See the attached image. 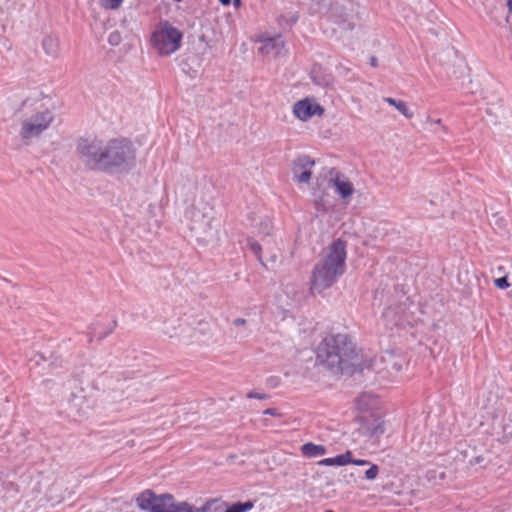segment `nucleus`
<instances>
[{
	"instance_id": "obj_1",
	"label": "nucleus",
	"mask_w": 512,
	"mask_h": 512,
	"mask_svg": "<svg viewBox=\"0 0 512 512\" xmlns=\"http://www.w3.org/2000/svg\"><path fill=\"white\" fill-rule=\"evenodd\" d=\"M76 154L87 169L107 174L126 173L136 165V149L132 141L124 137L80 138Z\"/></svg>"
},
{
	"instance_id": "obj_2",
	"label": "nucleus",
	"mask_w": 512,
	"mask_h": 512,
	"mask_svg": "<svg viewBox=\"0 0 512 512\" xmlns=\"http://www.w3.org/2000/svg\"><path fill=\"white\" fill-rule=\"evenodd\" d=\"M346 257V242L340 238L334 240L326 255L313 268L310 286L312 294H321L338 281L346 271Z\"/></svg>"
},
{
	"instance_id": "obj_3",
	"label": "nucleus",
	"mask_w": 512,
	"mask_h": 512,
	"mask_svg": "<svg viewBox=\"0 0 512 512\" xmlns=\"http://www.w3.org/2000/svg\"><path fill=\"white\" fill-rule=\"evenodd\" d=\"M356 359V346L346 334L326 336L316 348L317 363L333 372H347Z\"/></svg>"
},
{
	"instance_id": "obj_4",
	"label": "nucleus",
	"mask_w": 512,
	"mask_h": 512,
	"mask_svg": "<svg viewBox=\"0 0 512 512\" xmlns=\"http://www.w3.org/2000/svg\"><path fill=\"white\" fill-rule=\"evenodd\" d=\"M183 33L168 21L160 22L151 36L153 48L161 56H169L181 47Z\"/></svg>"
},
{
	"instance_id": "obj_5",
	"label": "nucleus",
	"mask_w": 512,
	"mask_h": 512,
	"mask_svg": "<svg viewBox=\"0 0 512 512\" xmlns=\"http://www.w3.org/2000/svg\"><path fill=\"white\" fill-rule=\"evenodd\" d=\"M53 120L54 115L49 109L45 108L37 111L31 117L22 121L20 136L24 140L37 137L51 125Z\"/></svg>"
},
{
	"instance_id": "obj_6",
	"label": "nucleus",
	"mask_w": 512,
	"mask_h": 512,
	"mask_svg": "<svg viewBox=\"0 0 512 512\" xmlns=\"http://www.w3.org/2000/svg\"><path fill=\"white\" fill-rule=\"evenodd\" d=\"M142 510L151 512H172L174 498L170 494L155 495L150 490L142 492L136 499Z\"/></svg>"
},
{
	"instance_id": "obj_7",
	"label": "nucleus",
	"mask_w": 512,
	"mask_h": 512,
	"mask_svg": "<svg viewBox=\"0 0 512 512\" xmlns=\"http://www.w3.org/2000/svg\"><path fill=\"white\" fill-rule=\"evenodd\" d=\"M315 161L308 155H300L292 162V173L294 181L298 183H309L312 176V168Z\"/></svg>"
},
{
	"instance_id": "obj_8",
	"label": "nucleus",
	"mask_w": 512,
	"mask_h": 512,
	"mask_svg": "<svg viewBox=\"0 0 512 512\" xmlns=\"http://www.w3.org/2000/svg\"><path fill=\"white\" fill-rule=\"evenodd\" d=\"M293 113L301 121H307L315 115L321 116L324 108L308 98L297 101L293 106Z\"/></svg>"
},
{
	"instance_id": "obj_9",
	"label": "nucleus",
	"mask_w": 512,
	"mask_h": 512,
	"mask_svg": "<svg viewBox=\"0 0 512 512\" xmlns=\"http://www.w3.org/2000/svg\"><path fill=\"white\" fill-rule=\"evenodd\" d=\"M285 42L280 34L264 38L261 41V46L259 47V51L265 55H271L273 57H277L281 54L284 49Z\"/></svg>"
},
{
	"instance_id": "obj_10",
	"label": "nucleus",
	"mask_w": 512,
	"mask_h": 512,
	"mask_svg": "<svg viewBox=\"0 0 512 512\" xmlns=\"http://www.w3.org/2000/svg\"><path fill=\"white\" fill-rule=\"evenodd\" d=\"M360 429L364 435L369 437H379L385 431L383 420L375 416L363 419Z\"/></svg>"
},
{
	"instance_id": "obj_11",
	"label": "nucleus",
	"mask_w": 512,
	"mask_h": 512,
	"mask_svg": "<svg viewBox=\"0 0 512 512\" xmlns=\"http://www.w3.org/2000/svg\"><path fill=\"white\" fill-rule=\"evenodd\" d=\"M117 325V321L114 320L110 325L104 326L99 322L92 323L88 327V341L92 342L94 338H97L98 340L104 339L108 335H110L113 330L115 329Z\"/></svg>"
},
{
	"instance_id": "obj_12",
	"label": "nucleus",
	"mask_w": 512,
	"mask_h": 512,
	"mask_svg": "<svg viewBox=\"0 0 512 512\" xmlns=\"http://www.w3.org/2000/svg\"><path fill=\"white\" fill-rule=\"evenodd\" d=\"M330 182L335 188L336 193L343 199H347L354 193V186L352 182L345 179L344 176L337 174V176L332 178Z\"/></svg>"
},
{
	"instance_id": "obj_13",
	"label": "nucleus",
	"mask_w": 512,
	"mask_h": 512,
	"mask_svg": "<svg viewBox=\"0 0 512 512\" xmlns=\"http://www.w3.org/2000/svg\"><path fill=\"white\" fill-rule=\"evenodd\" d=\"M352 461V452L346 451L343 454H339L332 458H325L318 462L320 466H344L350 464Z\"/></svg>"
},
{
	"instance_id": "obj_14",
	"label": "nucleus",
	"mask_w": 512,
	"mask_h": 512,
	"mask_svg": "<svg viewBox=\"0 0 512 512\" xmlns=\"http://www.w3.org/2000/svg\"><path fill=\"white\" fill-rule=\"evenodd\" d=\"M301 453L307 458H315L325 455L327 453V449L324 445L307 442L301 446Z\"/></svg>"
},
{
	"instance_id": "obj_15",
	"label": "nucleus",
	"mask_w": 512,
	"mask_h": 512,
	"mask_svg": "<svg viewBox=\"0 0 512 512\" xmlns=\"http://www.w3.org/2000/svg\"><path fill=\"white\" fill-rule=\"evenodd\" d=\"M42 47L49 56H55L58 52V40L53 36H46L42 41Z\"/></svg>"
},
{
	"instance_id": "obj_16",
	"label": "nucleus",
	"mask_w": 512,
	"mask_h": 512,
	"mask_svg": "<svg viewBox=\"0 0 512 512\" xmlns=\"http://www.w3.org/2000/svg\"><path fill=\"white\" fill-rule=\"evenodd\" d=\"M502 429V439L504 442L512 441V413L504 416Z\"/></svg>"
},
{
	"instance_id": "obj_17",
	"label": "nucleus",
	"mask_w": 512,
	"mask_h": 512,
	"mask_svg": "<svg viewBox=\"0 0 512 512\" xmlns=\"http://www.w3.org/2000/svg\"><path fill=\"white\" fill-rule=\"evenodd\" d=\"M253 505L254 504L251 501L237 502L227 507L224 512H246L250 510L253 507Z\"/></svg>"
},
{
	"instance_id": "obj_18",
	"label": "nucleus",
	"mask_w": 512,
	"mask_h": 512,
	"mask_svg": "<svg viewBox=\"0 0 512 512\" xmlns=\"http://www.w3.org/2000/svg\"><path fill=\"white\" fill-rule=\"evenodd\" d=\"M172 512H200L198 509H195L193 506L188 504L187 502H180L173 504Z\"/></svg>"
},
{
	"instance_id": "obj_19",
	"label": "nucleus",
	"mask_w": 512,
	"mask_h": 512,
	"mask_svg": "<svg viewBox=\"0 0 512 512\" xmlns=\"http://www.w3.org/2000/svg\"><path fill=\"white\" fill-rule=\"evenodd\" d=\"M394 107L406 118L410 119L413 117V112L410 111V109L408 108L407 104L404 101L398 100Z\"/></svg>"
},
{
	"instance_id": "obj_20",
	"label": "nucleus",
	"mask_w": 512,
	"mask_h": 512,
	"mask_svg": "<svg viewBox=\"0 0 512 512\" xmlns=\"http://www.w3.org/2000/svg\"><path fill=\"white\" fill-rule=\"evenodd\" d=\"M248 246H249L250 250L253 252V254L257 257V259L261 263H263L262 258H261V250H262L261 245L257 241L249 239Z\"/></svg>"
},
{
	"instance_id": "obj_21",
	"label": "nucleus",
	"mask_w": 512,
	"mask_h": 512,
	"mask_svg": "<svg viewBox=\"0 0 512 512\" xmlns=\"http://www.w3.org/2000/svg\"><path fill=\"white\" fill-rule=\"evenodd\" d=\"M123 3V0H102V6L106 9L115 10L119 8Z\"/></svg>"
},
{
	"instance_id": "obj_22",
	"label": "nucleus",
	"mask_w": 512,
	"mask_h": 512,
	"mask_svg": "<svg viewBox=\"0 0 512 512\" xmlns=\"http://www.w3.org/2000/svg\"><path fill=\"white\" fill-rule=\"evenodd\" d=\"M272 228H273L272 223L268 218L261 221V223H260V233L261 234L270 235Z\"/></svg>"
},
{
	"instance_id": "obj_23",
	"label": "nucleus",
	"mask_w": 512,
	"mask_h": 512,
	"mask_svg": "<svg viewBox=\"0 0 512 512\" xmlns=\"http://www.w3.org/2000/svg\"><path fill=\"white\" fill-rule=\"evenodd\" d=\"M383 318L386 319V320H390L392 319L394 321V324L395 325H398L399 322H400V319L397 318V319H394V316H395V309L392 308V307H388L386 308L384 311H383V314H382Z\"/></svg>"
},
{
	"instance_id": "obj_24",
	"label": "nucleus",
	"mask_w": 512,
	"mask_h": 512,
	"mask_svg": "<svg viewBox=\"0 0 512 512\" xmlns=\"http://www.w3.org/2000/svg\"><path fill=\"white\" fill-rule=\"evenodd\" d=\"M379 473V467L375 464H372L369 469L365 471V478L367 480H374Z\"/></svg>"
},
{
	"instance_id": "obj_25",
	"label": "nucleus",
	"mask_w": 512,
	"mask_h": 512,
	"mask_svg": "<svg viewBox=\"0 0 512 512\" xmlns=\"http://www.w3.org/2000/svg\"><path fill=\"white\" fill-rule=\"evenodd\" d=\"M495 286L499 289H506L510 286L506 276L495 279Z\"/></svg>"
},
{
	"instance_id": "obj_26",
	"label": "nucleus",
	"mask_w": 512,
	"mask_h": 512,
	"mask_svg": "<svg viewBox=\"0 0 512 512\" xmlns=\"http://www.w3.org/2000/svg\"><path fill=\"white\" fill-rule=\"evenodd\" d=\"M247 397L248 398H254V399H259V400H264L267 398V395L264 394V393H258V392H250L247 394Z\"/></svg>"
},
{
	"instance_id": "obj_27",
	"label": "nucleus",
	"mask_w": 512,
	"mask_h": 512,
	"mask_svg": "<svg viewBox=\"0 0 512 512\" xmlns=\"http://www.w3.org/2000/svg\"><path fill=\"white\" fill-rule=\"evenodd\" d=\"M340 27L344 30H352L354 28V24L351 22H348L346 20H343L339 23Z\"/></svg>"
},
{
	"instance_id": "obj_28",
	"label": "nucleus",
	"mask_w": 512,
	"mask_h": 512,
	"mask_svg": "<svg viewBox=\"0 0 512 512\" xmlns=\"http://www.w3.org/2000/svg\"><path fill=\"white\" fill-rule=\"evenodd\" d=\"M350 464H354L357 466H365V465L369 464V461L365 460V459H353L352 458V461H350Z\"/></svg>"
},
{
	"instance_id": "obj_29",
	"label": "nucleus",
	"mask_w": 512,
	"mask_h": 512,
	"mask_svg": "<svg viewBox=\"0 0 512 512\" xmlns=\"http://www.w3.org/2000/svg\"><path fill=\"white\" fill-rule=\"evenodd\" d=\"M265 415L280 416V412L276 408H268L263 412Z\"/></svg>"
},
{
	"instance_id": "obj_30",
	"label": "nucleus",
	"mask_w": 512,
	"mask_h": 512,
	"mask_svg": "<svg viewBox=\"0 0 512 512\" xmlns=\"http://www.w3.org/2000/svg\"><path fill=\"white\" fill-rule=\"evenodd\" d=\"M118 40H119V35L118 34H111L109 36V43L111 45H117L118 44Z\"/></svg>"
},
{
	"instance_id": "obj_31",
	"label": "nucleus",
	"mask_w": 512,
	"mask_h": 512,
	"mask_svg": "<svg viewBox=\"0 0 512 512\" xmlns=\"http://www.w3.org/2000/svg\"><path fill=\"white\" fill-rule=\"evenodd\" d=\"M245 323H246V320L243 318H236L233 320L234 326H241V325H244Z\"/></svg>"
},
{
	"instance_id": "obj_32",
	"label": "nucleus",
	"mask_w": 512,
	"mask_h": 512,
	"mask_svg": "<svg viewBox=\"0 0 512 512\" xmlns=\"http://www.w3.org/2000/svg\"><path fill=\"white\" fill-rule=\"evenodd\" d=\"M384 101L387 102L388 104H390L391 106H395L398 100H396L392 97H386V98H384Z\"/></svg>"
},
{
	"instance_id": "obj_33",
	"label": "nucleus",
	"mask_w": 512,
	"mask_h": 512,
	"mask_svg": "<svg viewBox=\"0 0 512 512\" xmlns=\"http://www.w3.org/2000/svg\"><path fill=\"white\" fill-rule=\"evenodd\" d=\"M370 64H371V66H373V67H377V65H378V59H377L375 56H371V57H370Z\"/></svg>"
},
{
	"instance_id": "obj_34",
	"label": "nucleus",
	"mask_w": 512,
	"mask_h": 512,
	"mask_svg": "<svg viewBox=\"0 0 512 512\" xmlns=\"http://www.w3.org/2000/svg\"><path fill=\"white\" fill-rule=\"evenodd\" d=\"M297 20H298V16L292 15L290 20H289V22H288V25L291 26V25L295 24L297 22Z\"/></svg>"
},
{
	"instance_id": "obj_35",
	"label": "nucleus",
	"mask_w": 512,
	"mask_h": 512,
	"mask_svg": "<svg viewBox=\"0 0 512 512\" xmlns=\"http://www.w3.org/2000/svg\"><path fill=\"white\" fill-rule=\"evenodd\" d=\"M428 122H431V123H435V124H441V119H437V120H432L431 118H428L427 119Z\"/></svg>"
},
{
	"instance_id": "obj_36",
	"label": "nucleus",
	"mask_w": 512,
	"mask_h": 512,
	"mask_svg": "<svg viewBox=\"0 0 512 512\" xmlns=\"http://www.w3.org/2000/svg\"><path fill=\"white\" fill-rule=\"evenodd\" d=\"M507 7H508L509 12L512 14V0L507 1Z\"/></svg>"
},
{
	"instance_id": "obj_37",
	"label": "nucleus",
	"mask_w": 512,
	"mask_h": 512,
	"mask_svg": "<svg viewBox=\"0 0 512 512\" xmlns=\"http://www.w3.org/2000/svg\"><path fill=\"white\" fill-rule=\"evenodd\" d=\"M223 5H229L231 0H219Z\"/></svg>"
},
{
	"instance_id": "obj_38",
	"label": "nucleus",
	"mask_w": 512,
	"mask_h": 512,
	"mask_svg": "<svg viewBox=\"0 0 512 512\" xmlns=\"http://www.w3.org/2000/svg\"><path fill=\"white\" fill-rule=\"evenodd\" d=\"M234 4H235V6H240L241 1L240 0H234Z\"/></svg>"
},
{
	"instance_id": "obj_39",
	"label": "nucleus",
	"mask_w": 512,
	"mask_h": 512,
	"mask_svg": "<svg viewBox=\"0 0 512 512\" xmlns=\"http://www.w3.org/2000/svg\"><path fill=\"white\" fill-rule=\"evenodd\" d=\"M320 205H321L320 202L316 201V206H317L318 209L320 208Z\"/></svg>"
},
{
	"instance_id": "obj_40",
	"label": "nucleus",
	"mask_w": 512,
	"mask_h": 512,
	"mask_svg": "<svg viewBox=\"0 0 512 512\" xmlns=\"http://www.w3.org/2000/svg\"><path fill=\"white\" fill-rule=\"evenodd\" d=\"M325 512H334V511H332V510H325Z\"/></svg>"
}]
</instances>
